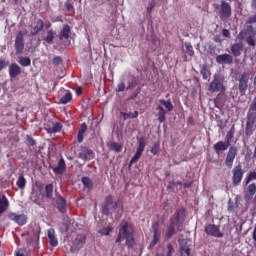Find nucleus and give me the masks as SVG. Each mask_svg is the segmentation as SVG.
<instances>
[{
	"instance_id": "nucleus-1",
	"label": "nucleus",
	"mask_w": 256,
	"mask_h": 256,
	"mask_svg": "<svg viewBox=\"0 0 256 256\" xmlns=\"http://www.w3.org/2000/svg\"><path fill=\"white\" fill-rule=\"evenodd\" d=\"M125 241V244L129 249L135 246V226L128 221H122L118 226V235L115 243H121Z\"/></svg>"
},
{
	"instance_id": "nucleus-2",
	"label": "nucleus",
	"mask_w": 256,
	"mask_h": 256,
	"mask_svg": "<svg viewBox=\"0 0 256 256\" xmlns=\"http://www.w3.org/2000/svg\"><path fill=\"white\" fill-rule=\"evenodd\" d=\"M185 209L178 208L174 215L169 218V224L165 231V239L169 240L173 237V235L177 234V231H183V224L185 223Z\"/></svg>"
},
{
	"instance_id": "nucleus-3",
	"label": "nucleus",
	"mask_w": 256,
	"mask_h": 256,
	"mask_svg": "<svg viewBox=\"0 0 256 256\" xmlns=\"http://www.w3.org/2000/svg\"><path fill=\"white\" fill-rule=\"evenodd\" d=\"M214 8L218 11L222 21H229V18L233 15V9L227 0H221L220 4H214Z\"/></svg>"
},
{
	"instance_id": "nucleus-4",
	"label": "nucleus",
	"mask_w": 256,
	"mask_h": 256,
	"mask_svg": "<svg viewBox=\"0 0 256 256\" xmlns=\"http://www.w3.org/2000/svg\"><path fill=\"white\" fill-rule=\"evenodd\" d=\"M225 81V78L223 76L216 74L213 76V80L210 83V91L211 93H225L227 91V87H225V84H223Z\"/></svg>"
},
{
	"instance_id": "nucleus-5",
	"label": "nucleus",
	"mask_w": 256,
	"mask_h": 256,
	"mask_svg": "<svg viewBox=\"0 0 256 256\" xmlns=\"http://www.w3.org/2000/svg\"><path fill=\"white\" fill-rule=\"evenodd\" d=\"M246 119L245 135H247V137H251V135L255 133L256 129V112H247Z\"/></svg>"
},
{
	"instance_id": "nucleus-6",
	"label": "nucleus",
	"mask_w": 256,
	"mask_h": 256,
	"mask_svg": "<svg viewBox=\"0 0 256 256\" xmlns=\"http://www.w3.org/2000/svg\"><path fill=\"white\" fill-rule=\"evenodd\" d=\"M28 33L29 32L27 30H25L24 32L19 31L17 33L14 43L16 55H23V51L25 49V35H27Z\"/></svg>"
},
{
	"instance_id": "nucleus-7",
	"label": "nucleus",
	"mask_w": 256,
	"mask_h": 256,
	"mask_svg": "<svg viewBox=\"0 0 256 256\" xmlns=\"http://www.w3.org/2000/svg\"><path fill=\"white\" fill-rule=\"evenodd\" d=\"M249 77L251 74L249 72H243L238 79V89L240 95H245L249 89Z\"/></svg>"
},
{
	"instance_id": "nucleus-8",
	"label": "nucleus",
	"mask_w": 256,
	"mask_h": 256,
	"mask_svg": "<svg viewBox=\"0 0 256 256\" xmlns=\"http://www.w3.org/2000/svg\"><path fill=\"white\" fill-rule=\"evenodd\" d=\"M118 202L113 201V196L108 195L105 198L104 204L102 206V213L103 215H109L110 213H113L115 209H117Z\"/></svg>"
},
{
	"instance_id": "nucleus-9",
	"label": "nucleus",
	"mask_w": 256,
	"mask_h": 256,
	"mask_svg": "<svg viewBox=\"0 0 256 256\" xmlns=\"http://www.w3.org/2000/svg\"><path fill=\"white\" fill-rule=\"evenodd\" d=\"M44 27H45V22H43V19H41V18L36 19L29 26V36L35 37V35H39V33H41V30Z\"/></svg>"
},
{
	"instance_id": "nucleus-10",
	"label": "nucleus",
	"mask_w": 256,
	"mask_h": 256,
	"mask_svg": "<svg viewBox=\"0 0 256 256\" xmlns=\"http://www.w3.org/2000/svg\"><path fill=\"white\" fill-rule=\"evenodd\" d=\"M204 232L206 235L216 237L217 239H221V237H223V232H221L219 226L215 224H206L204 227Z\"/></svg>"
},
{
	"instance_id": "nucleus-11",
	"label": "nucleus",
	"mask_w": 256,
	"mask_h": 256,
	"mask_svg": "<svg viewBox=\"0 0 256 256\" xmlns=\"http://www.w3.org/2000/svg\"><path fill=\"white\" fill-rule=\"evenodd\" d=\"M8 219L10 221H14V223H16V225L23 227V225H27L28 217L25 214H17L15 212H11L8 214Z\"/></svg>"
},
{
	"instance_id": "nucleus-12",
	"label": "nucleus",
	"mask_w": 256,
	"mask_h": 256,
	"mask_svg": "<svg viewBox=\"0 0 256 256\" xmlns=\"http://www.w3.org/2000/svg\"><path fill=\"white\" fill-rule=\"evenodd\" d=\"M145 139L141 138L138 142L137 150L132 159L130 160L129 167L133 165V163H137L139 159H141V155H143V151H145Z\"/></svg>"
},
{
	"instance_id": "nucleus-13",
	"label": "nucleus",
	"mask_w": 256,
	"mask_h": 256,
	"mask_svg": "<svg viewBox=\"0 0 256 256\" xmlns=\"http://www.w3.org/2000/svg\"><path fill=\"white\" fill-rule=\"evenodd\" d=\"M238 149L237 146H230L226 154L225 165L226 167H233L235 157H237Z\"/></svg>"
},
{
	"instance_id": "nucleus-14",
	"label": "nucleus",
	"mask_w": 256,
	"mask_h": 256,
	"mask_svg": "<svg viewBox=\"0 0 256 256\" xmlns=\"http://www.w3.org/2000/svg\"><path fill=\"white\" fill-rule=\"evenodd\" d=\"M44 129L47 133H60L61 129H63V124L61 122L48 121L44 124Z\"/></svg>"
},
{
	"instance_id": "nucleus-15",
	"label": "nucleus",
	"mask_w": 256,
	"mask_h": 256,
	"mask_svg": "<svg viewBox=\"0 0 256 256\" xmlns=\"http://www.w3.org/2000/svg\"><path fill=\"white\" fill-rule=\"evenodd\" d=\"M153 231V239L149 244V249H153L157 243H159V239H161V232H159V223L155 222L152 224Z\"/></svg>"
},
{
	"instance_id": "nucleus-16",
	"label": "nucleus",
	"mask_w": 256,
	"mask_h": 256,
	"mask_svg": "<svg viewBox=\"0 0 256 256\" xmlns=\"http://www.w3.org/2000/svg\"><path fill=\"white\" fill-rule=\"evenodd\" d=\"M233 173V178L232 181L234 183V185H239V183H241V181L243 180V168L241 167V165H237L233 168L232 170Z\"/></svg>"
},
{
	"instance_id": "nucleus-17",
	"label": "nucleus",
	"mask_w": 256,
	"mask_h": 256,
	"mask_svg": "<svg viewBox=\"0 0 256 256\" xmlns=\"http://www.w3.org/2000/svg\"><path fill=\"white\" fill-rule=\"evenodd\" d=\"M55 207L60 213H67V200H65L59 193H56Z\"/></svg>"
},
{
	"instance_id": "nucleus-18",
	"label": "nucleus",
	"mask_w": 256,
	"mask_h": 256,
	"mask_svg": "<svg viewBox=\"0 0 256 256\" xmlns=\"http://www.w3.org/2000/svg\"><path fill=\"white\" fill-rule=\"evenodd\" d=\"M79 159H82V161H91L95 159V153L87 147H82L79 153Z\"/></svg>"
},
{
	"instance_id": "nucleus-19",
	"label": "nucleus",
	"mask_w": 256,
	"mask_h": 256,
	"mask_svg": "<svg viewBox=\"0 0 256 256\" xmlns=\"http://www.w3.org/2000/svg\"><path fill=\"white\" fill-rule=\"evenodd\" d=\"M246 31H248V33H250V35L246 38V43L247 45H249V47H255V35H256V31L253 28V25H248L246 27Z\"/></svg>"
},
{
	"instance_id": "nucleus-20",
	"label": "nucleus",
	"mask_w": 256,
	"mask_h": 256,
	"mask_svg": "<svg viewBox=\"0 0 256 256\" xmlns=\"http://www.w3.org/2000/svg\"><path fill=\"white\" fill-rule=\"evenodd\" d=\"M52 171L55 175H63V173L67 171V164L65 163V159L61 158L57 167L52 168Z\"/></svg>"
},
{
	"instance_id": "nucleus-21",
	"label": "nucleus",
	"mask_w": 256,
	"mask_h": 256,
	"mask_svg": "<svg viewBox=\"0 0 256 256\" xmlns=\"http://www.w3.org/2000/svg\"><path fill=\"white\" fill-rule=\"evenodd\" d=\"M213 149L217 155H221V152L229 149V144L223 141H218L213 145Z\"/></svg>"
},
{
	"instance_id": "nucleus-22",
	"label": "nucleus",
	"mask_w": 256,
	"mask_h": 256,
	"mask_svg": "<svg viewBox=\"0 0 256 256\" xmlns=\"http://www.w3.org/2000/svg\"><path fill=\"white\" fill-rule=\"evenodd\" d=\"M230 51L233 57H241V53H243V43L237 42L233 44L230 48Z\"/></svg>"
},
{
	"instance_id": "nucleus-23",
	"label": "nucleus",
	"mask_w": 256,
	"mask_h": 256,
	"mask_svg": "<svg viewBox=\"0 0 256 256\" xmlns=\"http://www.w3.org/2000/svg\"><path fill=\"white\" fill-rule=\"evenodd\" d=\"M216 62L219 64L224 63L225 65H231L233 63V56L230 54H221L216 57Z\"/></svg>"
},
{
	"instance_id": "nucleus-24",
	"label": "nucleus",
	"mask_w": 256,
	"mask_h": 256,
	"mask_svg": "<svg viewBox=\"0 0 256 256\" xmlns=\"http://www.w3.org/2000/svg\"><path fill=\"white\" fill-rule=\"evenodd\" d=\"M255 193H256V184L252 183V184L248 185L246 194H245V200L253 201V197H255Z\"/></svg>"
},
{
	"instance_id": "nucleus-25",
	"label": "nucleus",
	"mask_w": 256,
	"mask_h": 256,
	"mask_svg": "<svg viewBox=\"0 0 256 256\" xmlns=\"http://www.w3.org/2000/svg\"><path fill=\"white\" fill-rule=\"evenodd\" d=\"M85 241H87V237L84 234H78L76 235V238L73 241V246L76 249H81L83 245H85Z\"/></svg>"
},
{
	"instance_id": "nucleus-26",
	"label": "nucleus",
	"mask_w": 256,
	"mask_h": 256,
	"mask_svg": "<svg viewBox=\"0 0 256 256\" xmlns=\"http://www.w3.org/2000/svg\"><path fill=\"white\" fill-rule=\"evenodd\" d=\"M21 73V67L17 65V63H12L9 67V75L11 79H15V77H19Z\"/></svg>"
},
{
	"instance_id": "nucleus-27",
	"label": "nucleus",
	"mask_w": 256,
	"mask_h": 256,
	"mask_svg": "<svg viewBox=\"0 0 256 256\" xmlns=\"http://www.w3.org/2000/svg\"><path fill=\"white\" fill-rule=\"evenodd\" d=\"M70 34H71V27L69 25L65 24L63 26V28L61 29L58 37H59L60 41H63L64 39H69Z\"/></svg>"
},
{
	"instance_id": "nucleus-28",
	"label": "nucleus",
	"mask_w": 256,
	"mask_h": 256,
	"mask_svg": "<svg viewBox=\"0 0 256 256\" xmlns=\"http://www.w3.org/2000/svg\"><path fill=\"white\" fill-rule=\"evenodd\" d=\"M9 209V200L7 199V196L2 195L0 197V217L3 215Z\"/></svg>"
},
{
	"instance_id": "nucleus-29",
	"label": "nucleus",
	"mask_w": 256,
	"mask_h": 256,
	"mask_svg": "<svg viewBox=\"0 0 256 256\" xmlns=\"http://www.w3.org/2000/svg\"><path fill=\"white\" fill-rule=\"evenodd\" d=\"M48 239L51 247H57L59 245V241L57 240V237H55V229L51 228L48 230Z\"/></svg>"
},
{
	"instance_id": "nucleus-30",
	"label": "nucleus",
	"mask_w": 256,
	"mask_h": 256,
	"mask_svg": "<svg viewBox=\"0 0 256 256\" xmlns=\"http://www.w3.org/2000/svg\"><path fill=\"white\" fill-rule=\"evenodd\" d=\"M200 73L205 81L211 77V70H209V67L206 64L200 66Z\"/></svg>"
},
{
	"instance_id": "nucleus-31",
	"label": "nucleus",
	"mask_w": 256,
	"mask_h": 256,
	"mask_svg": "<svg viewBox=\"0 0 256 256\" xmlns=\"http://www.w3.org/2000/svg\"><path fill=\"white\" fill-rule=\"evenodd\" d=\"M108 148L110 151H115V153H121L123 151V144L117 142L108 143Z\"/></svg>"
},
{
	"instance_id": "nucleus-32",
	"label": "nucleus",
	"mask_w": 256,
	"mask_h": 256,
	"mask_svg": "<svg viewBox=\"0 0 256 256\" xmlns=\"http://www.w3.org/2000/svg\"><path fill=\"white\" fill-rule=\"evenodd\" d=\"M157 111H158V121L159 123H164L166 117L165 115H167V111H165V108H163V106L159 105L157 106Z\"/></svg>"
},
{
	"instance_id": "nucleus-33",
	"label": "nucleus",
	"mask_w": 256,
	"mask_h": 256,
	"mask_svg": "<svg viewBox=\"0 0 256 256\" xmlns=\"http://www.w3.org/2000/svg\"><path fill=\"white\" fill-rule=\"evenodd\" d=\"M53 39H55V31L53 29H50L47 31V35L43 38V41H45V43H47L48 45H52Z\"/></svg>"
},
{
	"instance_id": "nucleus-34",
	"label": "nucleus",
	"mask_w": 256,
	"mask_h": 256,
	"mask_svg": "<svg viewBox=\"0 0 256 256\" xmlns=\"http://www.w3.org/2000/svg\"><path fill=\"white\" fill-rule=\"evenodd\" d=\"M233 137H235V126H232V128L227 132L225 137V142L231 145V141H233Z\"/></svg>"
},
{
	"instance_id": "nucleus-35",
	"label": "nucleus",
	"mask_w": 256,
	"mask_h": 256,
	"mask_svg": "<svg viewBox=\"0 0 256 256\" xmlns=\"http://www.w3.org/2000/svg\"><path fill=\"white\" fill-rule=\"evenodd\" d=\"M73 99V94H71V92H67L61 99H60V103H62V105H67V103H71Z\"/></svg>"
},
{
	"instance_id": "nucleus-36",
	"label": "nucleus",
	"mask_w": 256,
	"mask_h": 256,
	"mask_svg": "<svg viewBox=\"0 0 256 256\" xmlns=\"http://www.w3.org/2000/svg\"><path fill=\"white\" fill-rule=\"evenodd\" d=\"M44 197H46V199H51V197H53V184H47L45 186Z\"/></svg>"
},
{
	"instance_id": "nucleus-37",
	"label": "nucleus",
	"mask_w": 256,
	"mask_h": 256,
	"mask_svg": "<svg viewBox=\"0 0 256 256\" xmlns=\"http://www.w3.org/2000/svg\"><path fill=\"white\" fill-rule=\"evenodd\" d=\"M17 187L19 189H25V186L27 185V180L25 179V176L20 175L17 182H16Z\"/></svg>"
},
{
	"instance_id": "nucleus-38",
	"label": "nucleus",
	"mask_w": 256,
	"mask_h": 256,
	"mask_svg": "<svg viewBox=\"0 0 256 256\" xmlns=\"http://www.w3.org/2000/svg\"><path fill=\"white\" fill-rule=\"evenodd\" d=\"M251 181H256V172L255 171L248 173V175L246 176V178L244 180V183H245V185H249Z\"/></svg>"
},
{
	"instance_id": "nucleus-39",
	"label": "nucleus",
	"mask_w": 256,
	"mask_h": 256,
	"mask_svg": "<svg viewBox=\"0 0 256 256\" xmlns=\"http://www.w3.org/2000/svg\"><path fill=\"white\" fill-rule=\"evenodd\" d=\"M184 46L186 49L185 52L189 55V57H193V55H195V50H193V46L191 45V43L185 42Z\"/></svg>"
},
{
	"instance_id": "nucleus-40",
	"label": "nucleus",
	"mask_w": 256,
	"mask_h": 256,
	"mask_svg": "<svg viewBox=\"0 0 256 256\" xmlns=\"http://www.w3.org/2000/svg\"><path fill=\"white\" fill-rule=\"evenodd\" d=\"M82 183L86 189H93V181L89 177H83Z\"/></svg>"
},
{
	"instance_id": "nucleus-41",
	"label": "nucleus",
	"mask_w": 256,
	"mask_h": 256,
	"mask_svg": "<svg viewBox=\"0 0 256 256\" xmlns=\"http://www.w3.org/2000/svg\"><path fill=\"white\" fill-rule=\"evenodd\" d=\"M19 64L22 67H29V65H31V58L28 57H20L19 59Z\"/></svg>"
},
{
	"instance_id": "nucleus-42",
	"label": "nucleus",
	"mask_w": 256,
	"mask_h": 256,
	"mask_svg": "<svg viewBox=\"0 0 256 256\" xmlns=\"http://www.w3.org/2000/svg\"><path fill=\"white\" fill-rule=\"evenodd\" d=\"M161 105L165 106L167 111H173V103H171V100H159Z\"/></svg>"
},
{
	"instance_id": "nucleus-43",
	"label": "nucleus",
	"mask_w": 256,
	"mask_h": 256,
	"mask_svg": "<svg viewBox=\"0 0 256 256\" xmlns=\"http://www.w3.org/2000/svg\"><path fill=\"white\" fill-rule=\"evenodd\" d=\"M113 231V226H107L99 230L100 235H110V233Z\"/></svg>"
},
{
	"instance_id": "nucleus-44",
	"label": "nucleus",
	"mask_w": 256,
	"mask_h": 256,
	"mask_svg": "<svg viewBox=\"0 0 256 256\" xmlns=\"http://www.w3.org/2000/svg\"><path fill=\"white\" fill-rule=\"evenodd\" d=\"M26 145L28 147H35L36 141L31 135H26Z\"/></svg>"
},
{
	"instance_id": "nucleus-45",
	"label": "nucleus",
	"mask_w": 256,
	"mask_h": 256,
	"mask_svg": "<svg viewBox=\"0 0 256 256\" xmlns=\"http://www.w3.org/2000/svg\"><path fill=\"white\" fill-rule=\"evenodd\" d=\"M248 113H256V97L253 99L252 103L250 104Z\"/></svg>"
},
{
	"instance_id": "nucleus-46",
	"label": "nucleus",
	"mask_w": 256,
	"mask_h": 256,
	"mask_svg": "<svg viewBox=\"0 0 256 256\" xmlns=\"http://www.w3.org/2000/svg\"><path fill=\"white\" fill-rule=\"evenodd\" d=\"M65 7L67 11H71L72 13L75 12V6H73V3L67 1L65 2Z\"/></svg>"
},
{
	"instance_id": "nucleus-47",
	"label": "nucleus",
	"mask_w": 256,
	"mask_h": 256,
	"mask_svg": "<svg viewBox=\"0 0 256 256\" xmlns=\"http://www.w3.org/2000/svg\"><path fill=\"white\" fill-rule=\"evenodd\" d=\"M53 65H61L63 63V59L61 57L56 56L52 60Z\"/></svg>"
},
{
	"instance_id": "nucleus-48",
	"label": "nucleus",
	"mask_w": 256,
	"mask_h": 256,
	"mask_svg": "<svg viewBox=\"0 0 256 256\" xmlns=\"http://www.w3.org/2000/svg\"><path fill=\"white\" fill-rule=\"evenodd\" d=\"M152 155H157L159 153V146L157 144H154L151 148Z\"/></svg>"
},
{
	"instance_id": "nucleus-49",
	"label": "nucleus",
	"mask_w": 256,
	"mask_h": 256,
	"mask_svg": "<svg viewBox=\"0 0 256 256\" xmlns=\"http://www.w3.org/2000/svg\"><path fill=\"white\" fill-rule=\"evenodd\" d=\"M121 115H122V117H124V120L125 119H133V115H132V113L131 112H121Z\"/></svg>"
},
{
	"instance_id": "nucleus-50",
	"label": "nucleus",
	"mask_w": 256,
	"mask_h": 256,
	"mask_svg": "<svg viewBox=\"0 0 256 256\" xmlns=\"http://www.w3.org/2000/svg\"><path fill=\"white\" fill-rule=\"evenodd\" d=\"M246 23L249 25H253V23H256V13L255 15L249 17Z\"/></svg>"
},
{
	"instance_id": "nucleus-51",
	"label": "nucleus",
	"mask_w": 256,
	"mask_h": 256,
	"mask_svg": "<svg viewBox=\"0 0 256 256\" xmlns=\"http://www.w3.org/2000/svg\"><path fill=\"white\" fill-rule=\"evenodd\" d=\"M222 35H223V37H226L227 39H231V32H229L228 29H223Z\"/></svg>"
},
{
	"instance_id": "nucleus-52",
	"label": "nucleus",
	"mask_w": 256,
	"mask_h": 256,
	"mask_svg": "<svg viewBox=\"0 0 256 256\" xmlns=\"http://www.w3.org/2000/svg\"><path fill=\"white\" fill-rule=\"evenodd\" d=\"M167 249H168L167 256H172L173 255V245L171 243H169L167 245Z\"/></svg>"
},
{
	"instance_id": "nucleus-53",
	"label": "nucleus",
	"mask_w": 256,
	"mask_h": 256,
	"mask_svg": "<svg viewBox=\"0 0 256 256\" xmlns=\"http://www.w3.org/2000/svg\"><path fill=\"white\" fill-rule=\"evenodd\" d=\"M7 65H9V62H7L5 60H0V71H3V69H5V67H7Z\"/></svg>"
},
{
	"instance_id": "nucleus-54",
	"label": "nucleus",
	"mask_w": 256,
	"mask_h": 256,
	"mask_svg": "<svg viewBox=\"0 0 256 256\" xmlns=\"http://www.w3.org/2000/svg\"><path fill=\"white\" fill-rule=\"evenodd\" d=\"M117 91H118V93L125 91V82H121L120 84H118Z\"/></svg>"
},
{
	"instance_id": "nucleus-55",
	"label": "nucleus",
	"mask_w": 256,
	"mask_h": 256,
	"mask_svg": "<svg viewBox=\"0 0 256 256\" xmlns=\"http://www.w3.org/2000/svg\"><path fill=\"white\" fill-rule=\"evenodd\" d=\"M86 131H87V124H85V123L81 124V127H80L78 133L85 134Z\"/></svg>"
},
{
	"instance_id": "nucleus-56",
	"label": "nucleus",
	"mask_w": 256,
	"mask_h": 256,
	"mask_svg": "<svg viewBox=\"0 0 256 256\" xmlns=\"http://www.w3.org/2000/svg\"><path fill=\"white\" fill-rule=\"evenodd\" d=\"M155 7V3L151 2L148 4L147 7V13H151V11H153V8Z\"/></svg>"
},
{
	"instance_id": "nucleus-57",
	"label": "nucleus",
	"mask_w": 256,
	"mask_h": 256,
	"mask_svg": "<svg viewBox=\"0 0 256 256\" xmlns=\"http://www.w3.org/2000/svg\"><path fill=\"white\" fill-rule=\"evenodd\" d=\"M238 39L240 41H243V39H245V32L244 31H240L238 34Z\"/></svg>"
},
{
	"instance_id": "nucleus-58",
	"label": "nucleus",
	"mask_w": 256,
	"mask_h": 256,
	"mask_svg": "<svg viewBox=\"0 0 256 256\" xmlns=\"http://www.w3.org/2000/svg\"><path fill=\"white\" fill-rule=\"evenodd\" d=\"M84 135H85V134H83V133H81V132H78V143H83Z\"/></svg>"
},
{
	"instance_id": "nucleus-59",
	"label": "nucleus",
	"mask_w": 256,
	"mask_h": 256,
	"mask_svg": "<svg viewBox=\"0 0 256 256\" xmlns=\"http://www.w3.org/2000/svg\"><path fill=\"white\" fill-rule=\"evenodd\" d=\"M215 49H217V47L215 45H210L209 46L210 53H215Z\"/></svg>"
},
{
	"instance_id": "nucleus-60",
	"label": "nucleus",
	"mask_w": 256,
	"mask_h": 256,
	"mask_svg": "<svg viewBox=\"0 0 256 256\" xmlns=\"http://www.w3.org/2000/svg\"><path fill=\"white\" fill-rule=\"evenodd\" d=\"M138 117H139V112L134 111V113H132V119H137Z\"/></svg>"
},
{
	"instance_id": "nucleus-61",
	"label": "nucleus",
	"mask_w": 256,
	"mask_h": 256,
	"mask_svg": "<svg viewBox=\"0 0 256 256\" xmlns=\"http://www.w3.org/2000/svg\"><path fill=\"white\" fill-rule=\"evenodd\" d=\"M251 8L256 9V0H252L251 2Z\"/></svg>"
},
{
	"instance_id": "nucleus-62",
	"label": "nucleus",
	"mask_w": 256,
	"mask_h": 256,
	"mask_svg": "<svg viewBox=\"0 0 256 256\" xmlns=\"http://www.w3.org/2000/svg\"><path fill=\"white\" fill-rule=\"evenodd\" d=\"M183 187H185V189H189V187H191V183H184Z\"/></svg>"
},
{
	"instance_id": "nucleus-63",
	"label": "nucleus",
	"mask_w": 256,
	"mask_h": 256,
	"mask_svg": "<svg viewBox=\"0 0 256 256\" xmlns=\"http://www.w3.org/2000/svg\"><path fill=\"white\" fill-rule=\"evenodd\" d=\"M82 93V89L81 88H77L76 89V95H81Z\"/></svg>"
},
{
	"instance_id": "nucleus-64",
	"label": "nucleus",
	"mask_w": 256,
	"mask_h": 256,
	"mask_svg": "<svg viewBox=\"0 0 256 256\" xmlns=\"http://www.w3.org/2000/svg\"><path fill=\"white\" fill-rule=\"evenodd\" d=\"M16 256H25V254L20 253V252H17V253H16Z\"/></svg>"
}]
</instances>
